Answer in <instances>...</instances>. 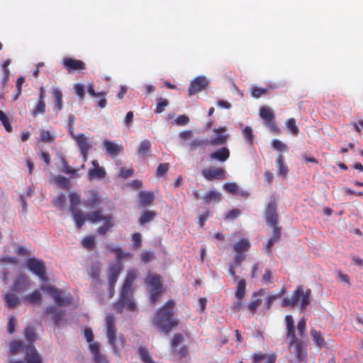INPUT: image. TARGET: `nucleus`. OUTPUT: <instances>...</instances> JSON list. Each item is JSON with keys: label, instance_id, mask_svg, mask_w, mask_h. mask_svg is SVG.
<instances>
[{"label": "nucleus", "instance_id": "1", "mask_svg": "<svg viewBox=\"0 0 363 363\" xmlns=\"http://www.w3.org/2000/svg\"><path fill=\"white\" fill-rule=\"evenodd\" d=\"M70 200V211L72 214L74 223L78 228H81L86 219L91 223L103 221L104 223L98 228L99 234L104 235L114 226V218L111 215L103 216L101 211H96L89 213L85 216L82 211L77 208L80 203V196L78 194L71 192L69 194Z\"/></svg>", "mask_w": 363, "mask_h": 363}, {"label": "nucleus", "instance_id": "2", "mask_svg": "<svg viewBox=\"0 0 363 363\" xmlns=\"http://www.w3.org/2000/svg\"><path fill=\"white\" fill-rule=\"evenodd\" d=\"M40 289L51 296L57 304V306L47 307L45 314L50 316L57 327L60 326L63 322V315L65 314L64 311L60 309V308L72 303L71 296L66 295L62 290L54 286L43 285Z\"/></svg>", "mask_w": 363, "mask_h": 363}, {"label": "nucleus", "instance_id": "3", "mask_svg": "<svg viewBox=\"0 0 363 363\" xmlns=\"http://www.w3.org/2000/svg\"><path fill=\"white\" fill-rule=\"evenodd\" d=\"M138 273L136 270L128 272L126 279L123 283L119 301L115 304L116 310L121 311L124 308L133 311L137 308L136 303L133 297L132 284L137 279Z\"/></svg>", "mask_w": 363, "mask_h": 363}, {"label": "nucleus", "instance_id": "4", "mask_svg": "<svg viewBox=\"0 0 363 363\" xmlns=\"http://www.w3.org/2000/svg\"><path fill=\"white\" fill-rule=\"evenodd\" d=\"M174 306V303L172 301H167L155 314L152 319L153 325L166 334L178 325L177 320L172 318Z\"/></svg>", "mask_w": 363, "mask_h": 363}, {"label": "nucleus", "instance_id": "5", "mask_svg": "<svg viewBox=\"0 0 363 363\" xmlns=\"http://www.w3.org/2000/svg\"><path fill=\"white\" fill-rule=\"evenodd\" d=\"M106 333L108 342L111 345L114 354L120 357L121 350L125 345V340L122 334L117 333L115 326V319L112 315H108L106 316Z\"/></svg>", "mask_w": 363, "mask_h": 363}, {"label": "nucleus", "instance_id": "6", "mask_svg": "<svg viewBox=\"0 0 363 363\" xmlns=\"http://www.w3.org/2000/svg\"><path fill=\"white\" fill-rule=\"evenodd\" d=\"M285 323L287 330V336L290 338L289 348L291 353H294L297 359L302 360L306 356V351L301 340L295 335L294 321L291 315L285 317Z\"/></svg>", "mask_w": 363, "mask_h": 363}, {"label": "nucleus", "instance_id": "7", "mask_svg": "<svg viewBox=\"0 0 363 363\" xmlns=\"http://www.w3.org/2000/svg\"><path fill=\"white\" fill-rule=\"evenodd\" d=\"M311 291H305L302 286H298L293 292L291 298H285L282 301V306L294 308L298 306L300 308H305L310 303Z\"/></svg>", "mask_w": 363, "mask_h": 363}, {"label": "nucleus", "instance_id": "8", "mask_svg": "<svg viewBox=\"0 0 363 363\" xmlns=\"http://www.w3.org/2000/svg\"><path fill=\"white\" fill-rule=\"evenodd\" d=\"M26 266L29 270L37 275L42 281L48 280L45 275V266L41 260L31 258L27 261Z\"/></svg>", "mask_w": 363, "mask_h": 363}, {"label": "nucleus", "instance_id": "9", "mask_svg": "<svg viewBox=\"0 0 363 363\" xmlns=\"http://www.w3.org/2000/svg\"><path fill=\"white\" fill-rule=\"evenodd\" d=\"M259 116L265 121L272 132L274 133H279L280 130L274 123V113L270 108H261L259 111Z\"/></svg>", "mask_w": 363, "mask_h": 363}, {"label": "nucleus", "instance_id": "10", "mask_svg": "<svg viewBox=\"0 0 363 363\" xmlns=\"http://www.w3.org/2000/svg\"><path fill=\"white\" fill-rule=\"evenodd\" d=\"M208 82L204 76H199L194 79L189 88V95L191 96L197 92L203 91L207 86Z\"/></svg>", "mask_w": 363, "mask_h": 363}, {"label": "nucleus", "instance_id": "11", "mask_svg": "<svg viewBox=\"0 0 363 363\" xmlns=\"http://www.w3.org/2000/svg\"><path fill=\"white\" fill-rule=\"evenodd\" d=\"M203 177L207 180L225 179V171L221 167H208L202 170Z\"/></svg>", "mask_w": 363, "mask_h": 363}, {"label": "nucleus", "instance_id": "12", "mask_svg": "<svg viewBox=\"0 0 363 363\" xmlns=\"http://www.w3.org/2000/svg\"><path fill=\"white\" fill-rule=\"evenodd\" d=\"M183 340L184 337L181 334L174 335L172 340V352L180 358L186 354V348L181 345Z\"/></svg>", "mask_w": 363, "mask_h": 363}, {"label": "nucleus", "instance_id": "13", "mask_svg": "<svg viewBox=\"0 0 363 363\" xmlns=\"http://www.w3.org/2000/svg\"><path fill=\"white\" fill-rule=\"evenodd\" d=\"M266 220L269 225L271 226H277V203L274 199H272L266 209L265 213Z\"/></svg>", "mask_w": 363, "mask_h": 363}, {"label": "nucleus", "instance_id": "14", "mask_svg": "<svg viewBox=\"0 0 363 363\" xmlns=\"http://www.w3.org/2000/svg\"><path fill=\"white\" fill-rule=\"evenodd\" d=\"M226 128L225 127L220 128L218 129H214L215 135L208 140V144L212 146L222 145L226 143L228 135H223L221 133L225 132Z\"/></svg>", "mask_w": 363, "mask_h": 363}, {"label": "nucleus", "instance_id": "15", "mask_svg": "<svg viewBox=\"0 0 363 363\" xmlns=\"http://www.w3.org/2000/svg\"><path fill=\"white\" fill-rule=\"evenodd\" d=\"M92 167L88 172L89 179L93 180L95 179H101L106 176L105 169L101 167L96 160L91 162Z\"/></svg>", "mask_w": 363, "mask_h": 363}, {"label": "nucleus", "instance_id": "16", "mask_svg": "<svg viewBox=\"0 0 363 363\" xmlns=\"http://www.w3.org/2000/svg\"><path fill=\"white\" fill-rule=\"evenodd\" d=\"M26 363H43L40 354L33 345L26 347Z\"/></svg>", "mask_w": 363, "mask_h": 363}, {"label": "nucleus", "instance_id": "17", "mask_svg": "<svg viewBox=\"0 0 363 363\" xmlns=\"http://www.w3.org/2000/svg\"><path fill=\"white\" fill-rule=\"evenodd\" d=\"M122 270L121 264L118 262L115 264L110 266L108 269V279L110 284V291H111L116 284L119 274Z\"/></svg>", "mask_w": 363, "mask_h": 363}, {"label": "nucleus", "instance_id": "18", "mask_svg": "<svg viewBox=\"0 0 363 363\" xmlns=\"http://www.w3.org/2000/svg\"><path fill=\"white\" fill-rule=\"evenodd\" d=\"M210 159L220 162L226 161L230 157V150L226 147H223L210 154Z\"/></svg>", "mask_w": 363, "mask_h": 363}, {"label": "nucleus", "instance_id": "19", "mask_svg": "<svg viewBox=\"0 0 363 363\" xmlns=\"http://www.w3.org/2000/svg\"><path fill=\"white\" fill-rule=\"evenodd\" d=\"M63 65L69 72L85 68V64L82 61L72 58H65Z\"/></svg>", "mask_w": 363, "mask_h": 363}, {"label": "nucleus", "instance_id": "20", "mask_svg": "<svg viewBox=\"0 0 363 363\" xmlns=\"http://www.w3.org/2000/svg\"><path fill=\"white\" fill-rule=\"evenodd\" d=\"M223 188L225 191L232 194L239 195L245 197L249 196V193L247 191L240 189L239 186L234 182L225 183L223 184Z\"/></svg>", "mask_w": 363, "mask_h": 363}, {"label": "nucleus", "instance_id": "21", "mask_svg": "<svg viewBox=\"0 0 363 363\" xmlns=\"http://www.w3.org/2000/svg\"><path fill=\"white\" fill-rule=\"evenodd\" d=\"M104 148L106 152L112 157L118 155L123 150L121 145L114 143L108 140H104Z\"/></svg>", "mask_w": 363, "mask_h": 363}, {"label": "nucleus", "instance_id": "22", "mask_svg": "<svg viewBox=\"0 0 363 363\" xmlns=\"http://www.w3.org/2000/svg\"><path fill=\"white\" fill-rule=\"evenodd\" d=\"M30 285V280L27 277V276L23 274H20L16 277L13 290L15 291H21L25 290L27 286Z\"/></svg>", "mask_w": 363, "mask_h": 363}, {"label": "nucleus", "instance_id": "23", "mask_svg": "<svg viewBox=\"0 0 363 363\" xmlns=\"http://www.w3.org/2000/svg\"><path fill=\"white\" fill-rule=\"evenodd\" d=\"M89 350L93 354L95 363H106V359L99 350V345L97 342H93L89 345Z\"/></svg>", "mask_w": 363, "mask_h": 363}, {"label": "nucleus", "instance_id": "24", "mask_svg": "<svg viewBox=\"0 0 363 363\" xmlns=\"http://www.w3.org/2000/svg\"><path fill=\"white\" fill-rule=\"evenodd\" d=\"M245 259V256L242 254L237 253L234 258L233 263L229 265V273L233 277L235 281H238V277L236 275L234 268L238 267Z\"/></svg>", "mask_w": 363, "mask_h": 363}, {"label": "nucleus", "instance_id": "25", "mask_svg": "<svg viewBox=\"0 0 363 363\" xmlns=\"http://www.w3.org/2000/svg\"><path fill=\"white\" fill-rule=\"evenodd\" d=\"M74 141L77 144L80 152H85L86 150H89L91 148V145L89 143L88 138L85 136L84 134L81 133L74 136Z\"/></svg>", "mask_w": 363, "mask_h": 363}, {"label": "nucleus", "instance_id": "26", "mask_svg": "<svg viewBox=\"0 0 363 363\" xmlns=\"http://www.w3.org/2000/svg\"><path fill=\"white\" fill-rule=\"evenodd\" d=\"M151 143L148 140H143L138 145V154L141 157H146L150 155Z\"/></svg>", "mask_w": 363, "mask_h": 363}, {"label": "nucleus", "instance_id": "27", "mask_svg": "<svg viewBox=\"0 0 363 363\" xmlns=\"http://www.w3.org/2000/svg\"><path fill=\"white\" fill-rule=\"evenodd\" d=\"M52 94L54 98V104L56 111L59 112L62 108V93L59 88H52Z\"/></svg>", "mask_w": 363, "mask_h": 363}, {"label": "nucleus", "instance_id": "28", "mask_svg": "<svg viewBox=\"0 0 363 363\" xmlns=\"http://www.w3.org/2000/svg\"><path fill=\"white\" fill-rule=\"evenodd\" d=\"M155 196L152 192L141 191L139 195L140 204L143 206L150 205L154 200Z\"/></svg>", "mask_w": 363, "mask_h": 363}, {"label": "nucleus", "instance_id": "29", "mask_svg": "<svg viewBox=\"0 0 363 363\" xmlns=\"http://www.w3.org/2000/svg\"><path fill=\"white\" fill-rule=\"evenodd\" d=\"M263 290L255 292L252 294V301L247 305V309L251 312H255L262 302L261 298H257V295H262Z\"/></svg>", "mask_w": 363, "mask_h": 363}, {"label": "nucleus", "instance_id": "30", "mask_svg": "<svg viewBox=\"0 0 363 363\" xmlns=\"http://www.w3.org/2000/svg\"><path fill=\"white\" fill-rule=\"evenodd\" d=\"M4 300L9 308H12L20 304L19 298L14 294L8 293L4 295Z\"/></svg>", "mask_w": 363, "mask_h": 363}, {"label": "nucleus", "instance_id": "31", "mask_svg": "<svg viewBox=\"0 0 363 363\" xmlns=\"http://www.w3.org/2000/svg\"><path fill=\"white\" fill-rule=\"evenodd\" d=\"M274 227V234L273 236L267 242L265 250L269 253L270 248L274 245L275 242H279V238H280V229L277 226H273Z\"/></svg>", "mask_w": 363, "mask_h": 363}, {"label": "nucleus", "instance_id": "32", "mask_svg": "<svg viewBox=\"0 0 363 363\" xmlns=\"http://www.w3.org/2000/svg\"><path fill=\"white\" fill-rule=\"evenodd\" d=\"M250 246V244L248 240L242 239L233 245V249L236 253L242 254L243 252L249 249Z\"/></svg>", "mask_w": 363, "mask_h": 363}, {"label": "nucleus", "instance_id": "33", "mask_svg": "<svg viewBox=\"0 0 363 363\" xmlns=\"http://www.w3.org/2000/svg\"><path fill=\"white\" fill-rule=\"evenodd\" d=\"M100 202V198L98 194L94 191H91L89 192V197L86 201L85 205L91 208H94L97 206Z\"/></svg>", "mask_w": 363, "mask_h": 363}, {"label": "nucleus", "instance_id": "34", "mask_svg": "<svg viewBox=\"0 0 363 363\" xmlns=\"http://www.w3.org/2000/svg\"><path fill=\"white\" fill-rule=\"evenodd\" d=\"M24 300L30 303H39L42 300V295L39 291H34L24 296Z\"/></svg>", "mask_w": 363, "mask_h": 363}, {"label": "nucleus", "instance_id": "35", "mask_svg": "<svg viewBox=\"0 0 363 363\" xmlns=\"http://www.w3.org/2000/svg\"><path fill=\"white\" fill-rule=\"evenodd\" d=\"M155 217V212L153 211L145 210L143 212L139 223L141 225L152 221Z\"/></svg>", "mask_w": 363, "mask_h": 363}, {"label": "nucleus", "instance_id": "36", "mask_svg": "<svg viewBox=\"0 0 363 363\" xmlns=\"http://www.w3.org/2000/svg\"><path fill=\"white\" fill-rule=\"evenodd\" d=\"M145 283L150 289L161 287L160 277L157 275H149Z\"/></svg>", "mask_w": 363, "mask_h": 363}, {"label": "nucleus", "instance_id": "37", "mask_svg": "<svg viewBox=\"0 0 363 363\" xmlns=\"http://www.w3.org/2000/svg\"><path fill=\"white\" fill-rule=\"evenodd\" d=\"M246 289V282L244 279H240L237 281V285L235 291V296H240L245 298Z\"/></svg>", "mask_w": 363, "mask_h": 363}, {"label": "nucleus", "instance_id": "38", "mask_svg": "<svg viewBox=\"0 0 363 363\" xmlns=\"http://www.w3.org/2000/svg\"><path fill=\"white\" fill-rule=\"evenodd\" d=\"M277 173L279 176L285 177L288 172V167L284 162L282 155H279L277 160Z\"/></svg>", "mask_w": 363, "mask_h": 363}, {"label": "nucleus", "instance_id": "39", "mask_svg": "<svg viewBox=\"0 0 363 363\" xmlns=\"http://www.w3.org/2000/svg\"><path fill=\"white\" fill-rule=\"evenodd\" d=\"M203 199L206 204H209L213 201H220V194L213 191H209L204 196Z\"/></svg>", "mask_w": 363, "mask_h": 363}, {"label": "nucleus", "instance_id": "40", "mask_svg": "<svg viewBox=\"0 0 363 363\" xmlns=\"http://www.w3.org/2000/svg\"><path fill=\"white\" fill-rule=\"evenodd\" d=\"M46 110V104L45 101L38 100L35 106L32 109L31 113L33 116H36L39 114H43Z\"/></svg>", "mask_w": 363, "mask_h": 363}, {"label": "nucleus", "instance_id": "41", "mask_svg": "<svg viewBox=\"0 0 363 363\" xmlns=\"http://www.w3.org/2000/svg\"><path fill=\"white\" fill-rule=\"evenodd\" d=\"M242 135L250 145H252L254 142V135L252 133V129L250 126H245L242 130Z\"/></svg>", "mask_w": 363, "mask_h": 363}, {"label": "nucleus", "instance_id": "42", "mask_svg": "<svg viewBox=\"0 0 363 363\" xmlns=\"http://www.w3.org/2000/svg\"><path fill=\"white\" fill-rule=\"evenodd\" d=\"M138 354L140 359L144 363H155L151 358L147 350L144 347H140L138 349Z\"/></svg>", "mask_w": 363, "mask_h": 363}, {"label": "nucleus", "instance_id": "43", "mask_svg": "<svg viewBox=\"0 0 363 363\" xmlns=\"http://www.w3.org/2000/svg\"><path fill=\"white\" fill-rule=\"evenodd\" d=\"M51 182L56 184L57 186L62 189L68 188V182L65 177L62 176H52Z\"/></svg>", "mask_w": 363, "mask_h": 363}, {"label": "nucleus", "instance_id": "44", "mask_svg": "<svg viewBox=\"0 0 363 363\" xmlns=\"http://www.w3.org/2000/svg\"><path fill=\"white\" fill-rule=\"evenodd\" d=\"M311 334L313 337V341L318 347L320 348L325 345L324 339L320 332H318L315 330H311Z\"/></svg>", "mask_w": 363, "mask_h": 363}, {"label": "nucleus", "instance_id": "45", "mask_svg": "<svg viewBox=\"0 0 363 363\" xmlns=\"http://www.w3.org/2000/svg\"><path fill=\"white\" fill-rule=\"evenodd\" d=\"M55 140V135L48 130H43L40 133L38 142L52 143Z\"/></svg>", "mask_w": 363, "mask_h": 363}, {"label": "nucleus", "instance_id": "46", "mask_svg": "<svg viewBox=\"0 0 363 363\" xmlns=\"http://www.w3.org/2000/svg\"><path fill=\"white\" fill-rule=\"evenodd\" d=\"M113 250H114V253L116 254L117 259L119 263L123 259H130L133 257L132 253L128 252H124L121 248L114 249Z\"/></svg>", "mask_w": 363, "mask_h": 363}, {"label": "nucleus", "instance_id": "47", "mask_svg": "<svg viewBox=\"0 0 363 363\" xmlns=\"http://www.w3.org/2000/svg\"><path fill=\"white\" fill-rule=\"evenodd\" d=\"M0 121L7 132H11L12 127L9 123V118L7 115L1 110H0Z\"/></svg>", "mask_w": 363, "mask_h": 363}, {"label": "nucleus", "instance_id": "48", "mask_svg": "<svg viewBox=\"0 0 363 363\" xmlns=\"http://www.w3.org/2000/svg\"><path fill=\"white\" fill-rule=\"evenodd\" d=\"M306 328V320L304 318H302L297 324V331L298 335L301 338H303L305 336V332Z\"/></svg>", "mask_w": 363, "mask_h": 363}, {"label": "nucleus", "instance_id": "49", "mask_svg": "<svg viewBox=\"0 0 363 363\" xmlns=\"http://www.w3.org/2000/svg\"><path fill=\"white\" fill-rule=\"evenodd\" d=\"M20 350H25L23 343L20 341H13L10 344V351L12 354H16Z\"/></svg>", "mask_w": 363, "mask_h": 363}, {"label": "nucleus", "instance_id": "50", "mask_svg": "<svg viewBox=\"0 0 363 363\" xmlns=\"http://www.w3.org/2000/svg\"><path fill=\"white\" fill-rule=\"evenodd\" d=\"M244 305V298L240 296H235V301L232 305V310L234 312L240 311Z\"/></svg>", "mask_w": 363, "mask_h": 363}, {"label": "nucleus", "instance_id": "51", "mask_svg": "<svg viewBox=\"0 0 363 363\" xmlns=\"http://www.w3.org/2000/svg\"><path fill=\"white\" fill-rule=\"evenodd\" d=\"M208 140H204L203 139L196 138L191 143H188V146L190 147L191 150H196L199 147H201L205 144H208Z\"/></svg>", "mask_w": 363, "mask_h": 363}, {"label": "nucleus", "instance_id": "52", "mask_svg": "<svg viewBox=\"0 0 363 363\" xmlns=\"http://www.w3.org/2000/svg\"><path fill=\"white\" fill-rule=\"evenodd\" d=\"M286 127L289 129L290 132L294 135H298L299 130L296 125V121L294 118H289L286 122Z\"/></svg>", "mask_w": 363, "mask_h": 363}, {"label": "nucleus", "instance_id": "53", "mask_svg": "<svg viewBox=\"0 0 363 363\" xmlns=\"http://www.w3.org/2000/svg\"><path fill=\"white\" fill-rule=\"evenodd\" d=\"M272 147L278 150V151H286L288 150V147L286 144H284L283 142H281L279 140L274 139L272 142Z\"/></svg>", "mask_w": 363, "mask_h": 363}, {"label": "nucleus", "instance_id": "54", "mask_svg": "<svg viewBox=\"0 0 363 363\" xmlns=\"http://www.w3.org/2000/svg\"><path fill=\"white\" fill-rule=\"evenodd\" d=\"M149 293L150 301L152 303H155L161 293V287L150 289Z\"/></svg>", "mask_w": 363, "mask_h": 363}, {"label": "nucleus", "instance_id": "55", "mask_svg": "<svg viewBox=\"0 0 363 363\" xmlns=\"http://www.w3.org/2000/svg\"><path fill=\"white\" fill-rule=\"evenodd\" d=\"M82 245L85 248L87 249H94L95 247V240L92 236H87L84 238L82 240Z\"/></svg>", "mask_w": 363, "mask_h": 363}, {"label": "nucleus", "instance_id": "56", "mask_svg": "<svg viewBox=\"0 0 363 363\" xmlns=\"http://www.w3.org/2000/svg\"><path fill=\"white\" fill-rule=\"evenodd\" d=\"M24 334H25L26 339L28 341L33 342L35 340L36 336H35V333L33 328H32L30 326L27 327L25 329Z\"/></svg>", "mask_w": 363, "mask_h": 363}, {"label": "nucleus", "instance_id": "57", "mask_svg": "<svg viewBox=\"0 0 363 363\" xmlns=\"http://www.w3.org/2000/svg\"><path fill=\"white\" fill-rule=\"evenodd\" d=\"M251 92H252V96L254 98L257 99V98H259L261 96L266 94L267 93V91L266 89L254 86L252 88Z\"/></svg>", "mask_w": 363, "mask_h": 363}, {"label": "nucleus", "instance_id": "58", "mask_svg": "<svg viewBox=\"0 0 363 363\" xmlns=\"http://www.w3.org/2000/svg\"><path fill=\"white\" fill-rule=\"evenodd\" d=\"M65 201H66L65 196L64 194H62L59 195L58 196H57L53 200V203L59 208H62L65 206Z\"/></svg>", "mask_w": 363, "mask_h": 363}, {"label": "nucleus", "instance_id": "59", "mask_svg": "<svg viewBox=\"0 0 363 363\" xmlns=\"http://www.w3.org/2000/svg\"><path fill=\"white\" fill-rule=\"evenodd\" d=\"M189 121V118L188 116L185 115H181L179 116L175 120L174 123L177 125H186Z\"/></svg>", "mask_w": 363, "mask_h": 363}, {"label": "nucleus", "instance_id": "60", "mask_svg": "<svg viewBox=\"0 0 363 363\" xmlns=\"http://www.w3.org/2000/svg\"><path fill=\"white\" fill-rule=\"evenodd\" d=\"M169 169V164L167 163L160 164L157 168V174L159 177H163L167 173Z\"/></svg>", "mask_w": 363, "mask_h": 363}, {"label": "nucleus", "instance_id": "61", "mask_svg": "<svg viewBox=\"0 0 363 363\" xmlns=\"http://www.w3.org/2000/svg\"><path fill=\"white\" fill-rule=\"evenodd\" d=\"M168 105V101L167 100H163L160 99L157 102V108L155 112L157 113H160L164 111V108Z\"/></svg>", "mask_w": 363, "mask_h": 363}, {"label": "nucleus", "instance_id": "62", "mask_svg": "<svg viewBox=\"0 0 363 363\" xmlns=\"http://www.w3.org/2000/svg\"><path fill=\"white\" fill-rule=\"evenodd\" d=\"M25 82V79L23 77H18L16 81V90L18 91V94H16L14 96V100H16L18 96L21 95L22 91V84Z\"/></svg>", "mask_w": 363, "mask_h": 363}, {"label": "nucleus", "instance_id": "63", "mask_svg": "<svg viewBox=\"0 0 363 363\" xmlns=\"http://www.w3.org/2000/svg\"><path fill=\"white\" fill-rule=\"evenodd\" d=\"M100 268L97 265H93L89 269V274L94 279H98L100 275Z\"/></svg>", "mask_w": 363, "mask_h": 363}, {"label": "nucleus", "instance_id": "64", "mask_svg": "<svg viewBox=\"0 0 363 363\" xmlns=\"http://www.w3.org/2000/svg\"><path fill=\"white\" fill-rule=\"evenodd\" d=\"M75 93L79 96L81 99H84V86L80 84H76L74 86Z\"/></svg>", "mask_w": 363, "mask_h": 363}]
</instances>
